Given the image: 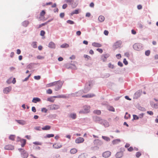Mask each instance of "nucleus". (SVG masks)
<instances>
[{"instance_id":"nucleus-36","label":"nucleus","mask_w":158,"mask_h":158,"mask_svg":"<svg viewBox=\"0 0 158 158\" xmlns=\"http://www.w3.org/2000/svg\"><path fill=\"white\" fill-rule=\"evenodd\" d=\"M33 67V64H30L27 66V68L28 69H31Z\"/></svg>"},{"instance_id":"nucleus-4","label":"nucleus","mask_w":158,"mask_h":158,"mask_svg":"<svg viewBox=\"0 0 158 158\" xmlns=\"http://www.w3.org/2000/svg\"><path fill=\"white\" fill-rule=\"evenodd\" d=\"M122 42L121 41L119 40L115 42L113 46V48L115 50L120 48L122 44Z\"/></svg>"},{"instance_id":"nucleus-40","label":"nucleus","mask_w":158,"mask_h":158,"mask_svg":"<svg viewBox=\"0 0 158 158\" xmlns=\"http://www.w3.org/2000/svg\"><path fill=\"white\" fill-rule=\"evenodd\" d=\"M130 117V115L129 114H128L127 112H126L124 116L125 118L127 119L129 118Z\"/></svg>"},{"instance_id":"nucleus-14","label":"nucleus","mask_w":158,"mask_h":158,"mask_svg":"<svg viewBox=\"0 0 158 158\" xmlns=\"http://www.w3.org/2000/svg\"><path fill=\"white\" fill-rule=\"evenodd\" d=\"M110 155L111 152L109 151H107L105 152L102 154L103 156L105 158L108 157Z\"/></svg>"},{"instance_id":"nucleus-53","label":"nucleus","mask_w":158,"mask_h":158,"mask_svg":"<svg viewBox=\"0 0 158 158\" xmlns=\"http://www.w3.org/2000/svg\"><path fill=\"white\" fill-rule=\"evenodd\" d=\"M37 58L38 59H42L44 58V56H42L40 55H39L37 56Z\"/></svg>"},{"instance_id":"nucleus-3","label":"nucleus","mask_w":158,"mask_h":158,"mask_svg":"<svg viewBox=\"0 0 158 158\" xmlns=\"http://www.w3.org/2000/svg\"><path fill=\"white\" fill-rule=\"evenodd\" d=\"M55 82L56 83L54 85L55 86V89L56 91H57L61 88L62 85V83L60 81H55Z\"/></svg>"},{"instance_id":"nucleus-44","label":"nucleus","mask_w":158,"mask_h":158,"mask_svg":"<svg viewBox=\"0 0 158 158\" xmlns=\"http://www.w3.org/2000/svg\"><path fill=\"white\" fill-rule=\"evenodd\" d=\"M67 22L69 24H73L74 23V22L73 21L70 20H67Z\"/></svg>"},{"instance_id":"nucleus-37","label":"nucleus","mask_w":158,"mask_h":158,"mask_svg":"<svg viewBox=\"0 0 158 158\" xmlns=\"http://www.w3.org/2000/svg\"><path fill=\"white\" fill-rule=\"evenodd\" d=\"M32 46L33 48H36L37 47V42H33L32 44Z\"/></svg>"},{"instance_id":"nucleus-13","label":"nucleus","mask_w":158,"mask_h":158,"mask_svg":"<svg viewBox=\"0 0 158 158\" xmlns=\"http://www.w3.org/2000/svg\"><path fill=\"white\" fill-rule=\"evenodd\" d=\"M141 94V93L140 91L136 92L134 94L133 98L134 99H137L140 97Z\"/></svg>"},{"instance_id":"nucleus-54","label":"nucleus","mask_w":158,"mask_h":158,"mask_svg":"<svg viewBox=\"0 0 158 158\" xmlns=\"http://www.w3.org/2000/svg\"><path fill=\"white\" fill-rule=\"evenodd\" d=\"M66 2L67 3L71 4L72 2H73V0H65Z\"/></svg>"},{"instance_id":"nucleus-55","label":"nucleus","mask_w":158,"mask_h":158,"mask_svg":"<svg viewBox=\"0 0 158 158\" xmlns=\"http://www.w3.org/2000/svg\"><path fill=\"white\" fill-rule=\"evenodd\" d=\"M46 24H47V23H42L41 24H40L39 25L38 27V28H40L41 27L45 25Z\"/></svg>"},{"instance_id":"nucleus-15","label":"nucleus","mask_w":158,"mask_h":158,"mask_svg":"<svg viewBox=\"0 0 158 158\" xmlns=\"http://www.w3.org/2000/svg\"><path fill=\"white\" fill-rule=\"evenodd\" d=\"M95 96V95L93 94H88L85 95H82V97L86 98H91Z\"/></svg>"},{"instance_id":"nucleus-57","label":"nucleus","mask_w":158,"mask_h":158,"mask_svg":"<svg viewBox=\"0 0 158 158\" xmlns=\"http://www.w3.org/2000/svg\"><path fill=\"white\" fill-rule=\"evenodd\" d=\"M147 113L148 114H149L151 115H152L153 114V112L152 111H148L147 112Z\"/></svg>"},{"instance_id":"nucleus-28","label":"nucleus","mask_w":158,"mask_h":158,"mask_svg":"<svg viewBox=\"0 0 158 158\" xmlns=\"http://www.w3.org/2000/svg\"><path fill=\"white\" fill-rule=\"evenodd\" d=\"M109 56V55L108 54H105L102 56V58L103 61H105V60Z\"/></svg>"},{"instance_id":"nucleus-2","label":"nucleus","mask_w":158,"mask_h":158,"mask_svg":"<svg viewBox=\"0 0 158 158\" xmlns=\"http://www.w3.org/2000/svg\"><path fill=\"white\" fill-rule=\"evenodd\" d=\"M60 108V106L56 104H52L48 106V108L50 110H57Z\"/></svg>"},{"instance_id":"nucleus-41","label":"nucleus","mask_w":158,"mask_h":158,"mask_svg":"<svg viewBox=\"0 0 158 158\" xmlns=\"http://www.w3.org/2000/svg\"><path fill=\"white\" fill-rule=\"evenodd\" d=\"M79 13V11L78 10H76L74 11L73 12H72L71 14V15H73L74 14H78Z\"/></svg>"},{"instance_id":"nucleus-62","label":"nucleus","mask_w":158,"mask_h":158,"mask_svg":"<svg viewBox=\"0 0 158 158\" xmlns=\"http://www.w3.org/2000/svg\"><path fill=\"white\" fill-rule=\"evenodd\" d=\"M81 32L80 31H77L76 34L78 36H79L81 35Z\"/></svg>"},{"instance_id":"nucleus-10","label":"nucleus","mask_w":158,"mask_h":158,"mask_svg":"<svg viewBox=\"0 0 158 158\" xmlns=\"http://www.w3.org/2000/svg\"><path fill=\"white\" fill-rule=\"evenodd\" d=\"M14 148V146L11 144L7 145L4 147V149L6 150H13Z\"/></svg>"},{"instance_id":"nucleus-31","label":"nucleus","mask_w":158,"mask_h":158,"mask_svg":"<svg viewBox=\"0 0 158 158\" xmlns=\"http://www.w3.org/2000/svg\"><path fill=\"white\" fill-rule=\"evenodd\" d=\"M69 47V45L67 44H64L60 46V47L62 48H67Z\"/></svg>"},{"instance_id":"nucleus-64","label":"nucleus","mask_w":158,"mask_h":158,"mask_svg":"<svg viewBox=\"0 0 158 158\" xmlns=\"http://www.w3.org/2000/svg\"><path fill=\"white\" fill-rule=\"evenodd\" d=\"M67 7V4H64L62 6V8L63 9H65Z\"/></svg>"},{"instance_id":"nucleus-19","label":"nucleus","mask_w":158,"mask_h":158,"mask_svg":"<svg viewBox=\"0 0 158 158\" xmlns=\"http://www.w3.org/2000/svg\"><path fill=\"white\" fill-rule=\"evenodd\" d=\"M92 45L94 47L98 48L102 46V45L100 44L95 42L93 43L92 44Z\"/></svg>"},{"instance_id":"nucleus-24","label":"nucleus","mask_w":158,"mask_h":158,"mask_svg":"<svg viewBox=\"0 0 158 158\" xmlns=\"http://www.w3.org/2000/svg\"><path fill=\"white\" fill-rule=\"evenodd\" d=\"M51 128V126L49 125H46L43 127H42V129L43 130H49Z\"/></svg>"},{"instance_id":"nucleus-35","label":"nucleus","mask_w":158,"mask_h":158,"mask_svg":"<svg viewBox=\"0 0 158 158\" xmlns=\"http://www.w3.org/2000/svg\"><path fill=\"white\" fill-rule=\"evenodd\" d=\"M120 140L119 139H116L112 141V143L113 144H116L117 143L120 142Z\"/></svg>"},{"instance_id":"nucleus-22","label":"nucleus","mask_w":158,"mask_h":158,"mask_svg":"<svg viewBox=\"0 0 158 158\" xmlns=\"http://www.w3.org/2000/svg\"><path fill=\"white\" fill-rule=\"evenodd\" d=\"M20 142L21 143V145L22 147H24L26 143V140L25 139H22L20 140Z\"/></svg>"},{"instance_id":"nucleus-63","label":"nucleus","mask_w":158,"mask_h":158,"mask_svg":"<svg viewBox=\"0 0 158 158\" xmlns=\"http://www.w3.org/2000/svg\"><path fill=\"white\" fill-rule=\"evenodd\" d=\"M32 110L34 112H35L36 111V109L35 107L34 106H33L32 107Z\"/></svg>"},{"instance_id":"nucleus-32","label":"nucleus","mask_w":158,"mask_h":158,"mask_svg":"<svg viewBox=\"0 0 158 158\" xmlns=\"http://www.w3.org/2000/svg\"><path fill=\"white\" fill-rule=\"evenodd\" d=\"M102 138L103 139L107 141H109L110 140V138L107 136H102Z\"/></svg>"},{"instance_id":"nucleus-56","label":"nucleus","mask_w":158,"mask_h":158,"mask_svg":"<svg viewBox=\"0 0 158 158\" xmlns=\"http://www.w3.org/2000/svg\"><path fill=\"white\" fill-rule=\"evenodd\" d=\"M108 66L111 69H113L114 68V65L110 63L109 64Z\"/></svg>"},{"instance_id":"nucleus-18","label":"nucleus","mask_w":158,"mask_h":158,"mask_svg":"<svg viewBox=\"0 0 158 158\" xmlns=\"http://www.w3.org/2000/svg\"><path fill=\"white\" fill-rule=\"evenodd\" d=\"M16 121L20 124L23 125L26 124L25 122L22 120H16Z\"/></svg>"},{"instance_id":"nucleus-34","label":"nucleus","mask_w":158,"mask_h":158,"mask_svg":"<svg viewBox=\"0 0 158 158\" xmlns=\"http://www.w3.org/2000/svg\"><path fill=\"white\" fill-rule=\"evenodd\" d=\"M70 117L73 119H74L76 118V115L75 114H70Z\"/></svg>"},{"instance_id":"nucleus-5","label":"nucleus","mask_w":158,"mask_h":158,"mask_svg":"<svg viewBox=\"0 0 158 158\" xmlns=\"http://www.w3.org/2000/svg\"><path fill=\"white\" fill-rule=\"evenodd\" d=\"M19 151L21 152L22 157L23 158H27L28 156V154L27 152L23 149H19Z\"/></svg>"},{"instance_id":"nucleus-27","label":"nucleus","mask_w":158,"mask_h":158,"mask_svg":"<svg viewBox=\"0 0 158 158\" xmlns=\"http://www.w3.org/2000/svg\"><path fill=\"white\" fill-rule=\"evenodd\" d=\"M55 83H56L55 82H54L52 83L47 84L46 85V86L47 87H52L53 86H54Z\"/></svg>"},{"instance_id":"nucleus-59","label":"nucleus","mask_w":158,"mask_h":158,"mask_svg":"<svg viewBox=\"0 0 158 158\" xmlns=\"http://www.w3.org/2000/svg\"><path fill=\"white\" fill-rule=\"evenodd\" d=\"M97 50L100 53H102L103 52V50L101 48H98Z\"/></svg>"},{"instance_id":"nucleus-42","label":"nucleus","mask_w":158,"mask_h":158,"mask_svg":"<svg viewBox=\"0 0 158 158\" xmlns=\"http://www.w3.org/2000/svg\"><path fill=\"white\" fill-rule=\"evenodd\" d=\"M54 136V135L53 134H47L46 135V136L45 137L46 138H51V137H52Z\"/></svg>"},{"instance_id":"nucleus-1","label":"nucleus","mask_w":158,"mask_h":158,"mask_svg":"<svg viewBox=\"0 0 158 158\" xmlns=\"http://www.w3.org/2000/svg\"><path fill=\"white\" fill-rule=\"evenodd\" d=\"M95 121L97 122H98L100 123H105V124L103 123L105 126L107 127L108 126V123L105 120L102 119L100 118L99 117H96L95 119Z\"/></svg>"},{"instance_id":"nucleus-11","label":"nucleus","mask_w":158,"mask_h":158,"mask_svg":"<svg viewBox=\"0 0 158 158\" xmlns=\"http://www.w3.org/2000/svg\"><path fill=\"white\" fill-rule=\"evenodd\" d=\"M133 47L137 51H139L141 49L142 47L141 45L138 44H135L133 46Z\"/></svg>"},{"instance_id":"nucleus-51","label":"nucleus","mask_w":158,"mask_h":158,"mask_svg":"<svg viewBox=\"0 0 158 158\" xmlns=\"http://www.w3.org/2000/svg\"><path fill=\"white\" fill-rule=\"evenodd\" d=\"M34 78L35 80H39L40 79L41 77L40 76H35Z\"/></svg>"},{"instance_id":"nucleus-26","label":"nucleus","mask_w":158,"mask_h":158,"mask_svg":"<svg viewBox=\"0 0 158 158\" xmlns=\"http://www.w3.org/2000/svg\"><path fill=\"white\" fill-rule=\"evenodd\" d=\"M98 19L100 22H103L105 19V18L102 15H100Z\"/></svg>"},{"instance_id":"nucleus-52","label":"nucleus","mask_w":158,"mask_h":158,"mask_svg":"<svg viewBox=\"0 0 158 158\" xmlns=\"http://www.w3.org/2000/svg\"><path fill=\"white\" fill-rule=\"evenodd\" d=\"M41 110L42 112H44L45 113H47V110L45 108H42Z\"/></svg>"},{"instance_id":"nucleus-33","label":"nucleus","mask_w":158,"mask_h":158,"mask_svg":"<svg viewBox=\"0 0 158 158\" xmlns=\"http://www.w3.org/2000/svg\"><path fill=\"white\" fill-rule=\"evenodd\" d=\"M55 99L52 97L48 98H47V101L49 102H53L54 101Z\"/></svg>"},{"instance_id":"nucleus-23","label":"nucleus","mask_w":158,"mask_h":158,"mask_svg":"<svg viewBox=\"0 0 158 158\" xmlns=\"http://www.w3.org/2000/svg\"><path fill=\"white\" fill-rule=\"evenodd\" d=\"M87 155L85 153H83L79 156L78 158H87Z\"/></svg>"},{"instance_id":"nucleus-47","label":"nucleus","mask_w":158,"mask_h":158,"mask_svg":"<svg viewBox=\"0 0 158 158\" xmlns=\"http://www.w3.org/2000/svg\"><path fill=\"white\" fill-rule=\"evenodd\" d=\"M133 117L134 120H138L139 118V117L136 115H133Z\"/></svg>"},{"instance_id":"nucleus-20","label":"nucleus","mask_w":158,"mask_h":158,"mask_svg":"<svg viewBox=\"0 0 158 158\" xmlns=\"http://www.w3.org/2000/svg\"><path fill=\"white\" fill-rule=\"evenodd\" d=\"M41 101L40 99L38 98H34L32 100V102L35 103H37V102H40Z\"/></svg>"},{"instance_id":"nucleus-43","label":"nucleus","mask_w":158,"mask_h":158,"mask_svg":"<svg viewBox=\"0 0 158 158\" xmlns=\"http://www.w3.org/2000/svg\"><path fill=\"white\" fill-rule=\"evenodd\" d=\"M29 24V22L28 21H25L23 23V25L25 26L26 27Z\"/></svg>"},{"instance_id":"nucleus-50","label":"nucleus","mask_w":158,"mask_h":158,"mask_svg":"<svg viewBox=\"0 0 158 158\" xmlns=\"http://www.w3.org/2000/svg\"><path fill=\"white\" fill-rule=\"evenodd\" d=\"M45 33V32L44 31L42 30L40 31V35L42 36H43Z\"/></svg>"},{"instance_id":"nucleus-61","label":"nucleus","mask_w":158,"mask_h":158,"mask_svg":"<svg viewBox=\"0 0 158 158\" xmlns=\"http://www.w3.org/2000/svg\"><path fill=\"white\" fill-rule=\"evenodd\" d=\"M64 13H61L60 14V16L61 18H63L64 17Z\"/></svg>"},{"instance_id":"nucleus-25","label":"nucleus","mask_w":158,"mask_h":158,"mask_svg":"<svg viewBox=\"0 0 158 158\" xmlns=\"http://www.w3.org/2000/svg\"><path fill=\"white\" fill-rule=\"evenodd\" d=\"M77 151V150L75 148L72 149L70 151V153L72 154H74L76 153Z\"/></svg>"},{"instance_id":"nucleus-16","label":"nucleus","mask_w":158,"mask_h":158,"mask_svg":"<svg viewBox=\"0 0 158 158\" xmlns=\"http://www.w3.org/2000/svg\"><path fill=\"white\" fill-rule=\"evenodd\" d=\"M11 89V87H10L5 88L3 89V92L5 94H8L10 91Z\"/></svg>"},{"instance_id":"nucleus-6","label":"nucleus","mask_w":158,"mask_h":158,"mask_svg":"<svg viewBox=\"0 0 158 158\" xmlns=\"http://www.w3.org/2000/svg\"><path fill=\"white\" fill-rule=\"evenodd\" d=\"M90 85L91 83L90 82H89L88 84H86L85 87L83 91V93H87L91 89Z\"/></svg>"},{"instance_id":"nucleus-60","label":"nucleus","mask_w":158,"mask_h":158,"mask_svg":"<svg viewBox=\"0 0 158 158\" xmlns=\"http://www.w3.org/2000/svg\"><path fill=\"white\" fill-rule=\"evenodd\" d=\"M123 62L125 65H127L128 64V62L126 59H124Z\"/></svg>"},{"instance_id":"nucleus-7","label":"nucleus","mask_w":158,"mask_h":158,"mask_svg":"<svg viewBox=\"0 0 158 158\" xmlns=\"http://www.w3.org/2000/svg\"><path fill=\"white\" fill-rule=\"evenodd\" d=\"M84 111H81L79 112V113H87L89 112L90 107L88 106H84Z\"/></svg>"},{"instance_id":"nucleus-29","label":"nucleus","mask_w":158,"mask_h":158,"mask_svg":"<svg viewBox=\"0 0 158 158\" xmlns=\"http://www.w3.org/2000/svg\"><path fill=\"white\" fill-rule=\"evenodd\" d=\"M108 110L110 111L114 112L115 109L112 106H109L107 107Z\"/></svg>"},{"instance_id":"nucleus-9","label":"nucleus","mask_w":158,"mask_h":158,"mask_svg":"<svg viewBox=\"0 0 158 158\" xmlns=\"http://www.w3.org/2000/svg\"><path fill=\"white\" fill-rule=\"evenodd\" d=\"M62 145L60 143H54L53 145V147L55 149H58L61 148Z\"/></svg>"},{"instance_id":"nucleus-39","label":"nucleus","mask_w":158,"mask_h":158,"mask_svg":"<svg viewBox=\"0 0 158 158\" xmlns=\"http://www.w3.org/2000/svg\"><path fill=\"white\" fill-rule=\"evenodd\" d=\"M66 96L64 95H59L58 96H54L53 97V98H65Z\"/></svg>"},{"instance_id":"nucleus-30","label":"nucleus","mask_w":158,"mask_h":158,"mask_svg":"<svg viewBox=\"0 0 158 158\" xmlns=\"http://www.w3.org/2000/svg\"><path fill=\"white\" fill-rule=\"evenodd\" d=\"M15 138V135H10L9 137V139L10 140L14 141Z\"/></svg>"},{"instance_id":"nucleus-17","label":"nucleus","mask_w":158,"mask_h":158,"mask_svg":"<svg viewBox=\"0 0 158 158\" xmlns=\"http://www.w3.org/2000/svg\"><path fill=\"white\" fill-rule=\"evenodd\" d=\"M123 152H120L116 154L115 156L117 158H121L123 156Z\"/></svg>"},{"instance_id":"nucleus-46","label":"nucleus","mask_w":158,"mask_h":158,"mask_svg":"<svg viewBox=\"0 0 158 158\" xmlns=\"http://www.w3.org/2000/svg\"><path fill=\"white\" fill-rule=\"evenodd\" d=\"M141 155V152H137L136 154V156L137 157H139Z\"/></svg>"},{"instance_id":"nucleus-38","label":"nucleus","mask_w":158,"mask_h":158,"mask_svg":"<svg viewBox=\"0 0 158 158\" xmlns=\"http://www.w3.org/2000/svg\"><path fill=\"white\" fill-rule=\"evenodd\" d=\"M94 113H95L97 114H98V115L100 114H101V112L100 110H94Z\"/></svg>"},{"instance_id":"nucleus-48","label":"nucleus","mask_w":158,"mask_h":158,"mask_svg":"<svg viewBox=\"0 0 158 158\" xmlns=\"http://www.w3.org/2000/svg\"><path fill=\"white\" fill-rule=\"evenodd\" d=\"M33 143L34 144L38 145H41L42 144V143L41 142L38 141L34 142Z\"/></svg>"},{"instance_id":"nucleus-49","label":"nucleus","mask_w":158,"mask_h":158,"mask_svg":"<svg viewBox=\"0 0 158 158\" xmlns=\"http://www.w3.org/2000/svg\"><path fill=\"white\" fill-rule=\"evenodd\" d=\"M52 90L50 89H49L47 90V93L48 94H52Z\"/></svg>"},{"instance_id":"nucleus-58","label":"nucleus","mask_w":158,"mask_h":158,"mask_svg":"<svg viewBox=\"0 0 158 158\" xmlns=\"http://www.w3.org/2000/svg\"><path fill=\"white\" fill-rule=\"evenodd\" d=\"M84 56L85 58H86L88 60L90 58V56L86 55H84Z\"/></svg>"},{"instance_id":"nucleus-8","label":"nucleus","mask_w":158,"mask_h":158,"mask_svg":"<svg viewBox=\"0 0 158 158\" xmlns=\"http://www.w3.org/2000/svg\"><path fill=\"white\" fill-rule=\"evenodd\" d=\"M46 13L45 11L44 10H43L40 13V17L39 19L40 20H43L44 19V16Z\"/></svg>"},{"instance_id":"nucleus-21","label":"nucleus","mask_w":158,"mask_h":158,"mask_svg":"<svg viewBox=\"0 0 158 158\" xmlns=\"http://www.w3.org/2000/svg\"><path fill=\"white\" fill-rule=\"evenodd\" d=\"M48 47L51 48H55V45L54 43L51 42L49 43Z\"/></svg>"},{"instance_id":"nucleus-45","label":"nucleus","mask_w":158,"mask_h":158,"mask_svg":"<svg viewBox=\"0 0 158 158\" xmlns=\"http://www.w3.org/2000/svg\"><path fill=\"white\" fill-rule=\"evenodd\" d=\"M150 53V51L149 50H147L145 52V54L147 56H149Z\"/></svg>"},{"instance_id":"nucleus-12","label":"nucleus","mask_w":158,"mask_h":158,"mask_svg":"<svg viewBox=\"0 0 158 158\" xmlns=\"http://www.w3.org/2000/svg\"><path fill=\"white\" fill-rule=\"evenodd\" d=\"M84 141V138L79 137L75 140V142L77 143H79L83 142Z\"/></svg>"}]
</instances>
